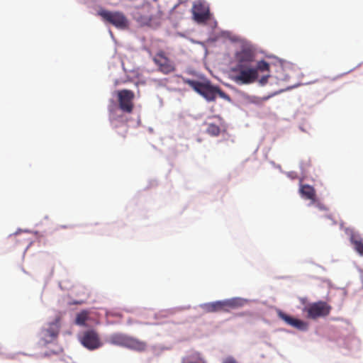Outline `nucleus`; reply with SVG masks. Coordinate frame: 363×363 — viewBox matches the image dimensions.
I'll list each match as a JSON object with an SVG mask.
<instances>
[{
    "label": "nucleus",
    "instance_id": "f257e3e1",
    "mask_svg": "<svg viewBox=\"0 0 363 363\" xmlns=\"http://www.w3.org/2000/svg\"><path fill=\"white\" fill-rule=\"evenodd\" d=\"M255 56L248 50H242L235 55V64L232 67V79L237 84H251L258 82L261 86L267 84L270 75V65L265 60L254 65Z\"/></svg>",
    "mask_w": 363,
    "mask_h": 363
},
{
    "label": "nucleus",
    "instance_id": "f03ea898",
    "mask_svg": "<svg viewBox=\"0 0 363 363\" xmlns=\"http://www.w3.org/2000/svg\"><path fill=\"white\" fill-rule=\"evenodd\" d=\"M184 82L191 87L196 93L199 94L208 101L216 100L217 95L220 98L230 101V96L223 91L219 87L213 86L210 81L203 80L202 82L186 79Z\"/></svg>",
    "mask_w": 363,
    "mask_h": 363
},
{
    "label": "nucleus",
    "instance_id": "7ed1b4c3",
    "mask_svg": "<svg viewBox=\"0 0 363 363\" xmlns=\"http://www.w3.org/2000/svg\"><path fill=\"white\" fill-rule=\"evenodd\" d=\"M246 303L245 300L235 297L222 301L205 303L200 306L205 313L230 312V310L242 307Z\"/></svg>",
    "mask_w": 363,
    "mask_h": 363
},
{
    "label": "nucleus",
    "instance_id": "20e7f679",
    "mask_svg": "<svg viewBox=\"0 0 363 363\" xmlns=\"http://www.w3.org/2000/svg\"><path fill=\"white\" fill-rule=\"evenodd\" d=\"M108 342L138 352H143L147 348L145 342L123 333L112 334L108 337Z\"/></svg>",
    "mask_w": 363,
    "mask_h": 363
},
{
    "label": "nucleus",
    "instance_id": "39448f33",
    "mask_svg": "<svg viewBox=\"0 0 363 363\" xmlns=\"http://www.w3.org/2000/svg\"><path fill=\"white\" fill-rule=\"evenodd\" d=\"M60 316H57L55 320L49 323L46 328H43L40 333V343L47 345L55 341L60 330Z\"/></svg>",
    "mask_w": 363,
    "mask_h": 363
},
{
    "label": "nucleus",
    "instance_id": "423d86ee",
    "mask_svg": "<svg viewBox=\"0 0 363 363\" xmlns=\"http://www.w3.org/2000/svg\"><path fill=\"white\" fill-rule=\"evenodd\" d=\"M98 14L106 22L113 25L118 28H125L128 26V21L125 15L120 11H109L101 9Z\"/></svg>",
    "mask_w": 363,
    "mask_h": 363
},
{
    "label": "nucleus",
    "instance_id": "0eeeda50",
    "mask_svg": "<svg viewBox=\"0 0 363 363\" xmlns=\"http://www.w3.org/2000/svg\"><path fill=\"white\" fill-rule=\"evenodd\" d=\"M119 108L124 113H131L134 108L135 94L129 89H122L117 92Z\"/></svg>",
    "mask_w": 363,
    "mask_h": 363
},
{
    "label": "nucleus",
    "instance_id": "6e6552de",
    "mask_svg": "<svg viewBox=\"0 0 363 363\" xmlns=\"http://www.w3.org/2000/svg\"><path fill=\"white\" fill-rule=\"evenodd\" d=\"M152 60L157 66L158 70L164 74H170L176 69L174 62L166 56L162 50L156 53Z\"/></svg>",
    "mask_w": 363,
    "mask_h": 363
},
{
    "label": "nucleus",
    "instance_id": "1a4fd4ad",
    "mask_svg": "<svg viewBox=\"0 0 363 363\" xmlns=\"http://www.w3.org/2000/svg\"><path fill=\"white\" fill-rule=\"evenodd\" d=\"M331 306L325 301H318L310 305L307 308L308 317L316 319L319 317H325L329 315Z\"/></svg>",
    "mask_w": 363,
    "mask_h": 363
},
{
    "label": "nucleus",
    "instance_id": "9d476101",
    "mask_svg": "<svg viewBox=\"0 0 363 363\" xmlns=\"http://www.w3.org/2000/svg\"><path fill=\"white\" fill-rule=\"evenodd\" d=\"M194 19L198 23H203L211 18L209 7L204 3L194 4L192 8Z\"/></svg>",
    "mask_w": 363,
    "mask_h": 363
},
{
    "label": "nucleus",
    "instance_id": "9b49d317",
    "mask_svg": "<svg viewBox=\"0 0 363 363\" xmlns=\"http://www.w3.org/2000/svg\"><path fill=\"white\" fill-rule=\"evenodd\" d=\"M81 342L89 350H95L101 345L99 335L93 330H87L83 333Z\"/></svg>",
    "mask_w": 363,
    "mask_h": 363
},
{
    "label": "nucleus",
    "instance_id": "f8f14e48",
    "mask_svg": "<svg viewBox=\"0 0 363 363\" xmlns=\"http://www.w3.org/2000/svg\"><path fill=\"white\" fill-rule=\"evenodd\" d=\"M277 314L279 318L284 320L289 325H291L300 330H306L308 328V324L301 320L291 317L281 311H279Z\"/></svg>",
    "mask_w": 363,
    "mask_h": 363
},
{
    "label": "nucleus",
    "instance_id": "ddd939ff",
    "mask_svg": "<svg viewBox=\"0 0 363 363\" xmlns=\"http://www.w3.org/2000/svg\"><path fill=\"white\" fill-rule=\"evenodd\" d=\"M213 118L216 119L218 123H215L213 122H205V125H207L206 133L211 136H218L220 133V125H221L223 123V118L219 116H214L209 118V119Z\"/></svg>",
    "mask_w": 363,
    "mask_h": 363
},
{
    "label": "nucleus",
    "instance_id": "4468645a",
    "mask_svg": "<svg viewBox=\"0 0 363 363\" xmlns=\"http://www.w3.org/2000/svg\"><path fill=\"white\" fill-rule=\"evenodd\" d=\"M299 193L305 199L310 200L314 203L316 200V192L315 189L308 184H300Z\"/></svg>",
    "mask_w": 363,
    "mask_h": 363
},
{
    "label": "nucleus",
    "instance_id": "2eb2a0df",
    "mask_svg": "<svg viewBox=\"0 0 363 363\" xmlns=\"http://www.w3.org/2000/svg\"><path fill=\"white\" fill-rule=\"evenodd\" d=\"M182 363H205V362L199 352L191 351L182 359Z\"/></svg>",
    "mask_w": 363,
    "mask_h": 363
},
{
    "label": "nucleus",
    "instance_id": "dca6fc26",
    "mask_svg": "<svg viewBox=\"0 0 363 363\" xmlns=\"http://www.w3.org/2000/svg\"><path fill=\"white\" fill-rule=\"evenodd\" d=\"M350 242L354 250L360 256H363V238L358 234H352L350 236Z\"/></svg>",
    "mask_w": 363,
    "mask_h": 363
},
{
    "label": "nucleus",
    "instance_id": "f3484780",
    "mask_svg": "<svg viewBox=\"0 0 363 363\" xmlns=\"http://www.w3.org/2000/svg\"><path fill=\"white\" fill-rule=\"evenodd\" d=\"M135 19L141 26H149L152 21V18L149 14L143 13H137Z\"/></svg>",
    "mask_w": 363,
    "mask_h": 363
},
{
    "label": "nucleus",
    "instance_id": "a211bd4d",
    "mask_svg": "<svg viewBox=\"0 0 363 363\" xmlns=\"http://www.w3.org/2000/svg\"><path fill=\"white\" fill-rule=\"evenodd\" d=\"M110 121L111 124L116 127L117 126V123H124V117L121 115H117L114 111H111L110 114Z\"/></svg>",
    "mask_w": 363,
    "mask_h": 363
},
{
    "label": "nucleus",
    "instance_id": "6ab92c4d",
    "mask_svg": "<svg viewBox=\"0 0 363 363\" xmlns=\"http://www.w3.org/2000/svg\"><path fill=\"white\" fill-rule=\"evenodd\" d=\"M301 168L303 172H306L308 169L311 166V161L309 158L303 159L300 163Z\"/></svg>",
    "mask_w": 363,
    "mask_h": 363
},
{
    "label": "nucleus",
    "instance_id": "aec40b11",
    "mask_svg": "<svg viewBox=\"0 0 363 363\" xmlns=\"http://www.w3.org/2000/svg\"><path fill=\"white\" fill-rule=\"evenodd\" d=\"M86 319V314L84 313H81L77 315L76 323L78 325H84Z\"/></svg>",
    "mask_w": 363,
    "mask_h": 363
},
{
    "label": "nucleus",
    "instance_id": "412c9836",
    "mask_svg": "<svg viewBox=\"0 0 363 363\" xmlns=\"http://www.w3.org/2000/svg\"><path fill=\"white\" fill-rule=\"evenodd\" d=\"M223 363H238V362L233 357H227L223 360Z\"/></svg>",
    "mask_w": 363,
    "mask_h": 363
},
{
    "label": "nucleus",
    "instance_id": "4be33fe9",
    "mask_svg": "<svg viewBox=\"0 0 363 363\" xmlns=\"http://www.w3.org/2000/svg\"><path fill=\"white\" fill-rule=\"evenodd\" d=\"M108 315H111V316H119L121 317V315L118 314V313H109L107 314Z\"/></svg>",
    "mask_w": 363,
    "mask_h": 363
},
{
    "label": "nucleus",
    "instance_id": "5701e85b",
    "mask_svg": "<svg viewBox=\"0 0 363 363\" xmlns=\"http://www.w3.org/2000/svg\"><path fill=\"white\" fill-rule=\"evenodd\" d=\"M318 206L321 210H327V208L323 205L318 204Z\"/></svg>",
    "mask_w": 363,
    "mask_h": 363
},
{
    "label": "nucleus",
    "instance_id": "b1692460",
    "mask_svg": "<svg viewBox=\"0 0 363 363\" xmlns=\"http://www.w3.org/2000/svg\"><path fill=\"white\" fill-rule=\"evenodd\" d=\"M269 98V96L264 97V98H263V100H264V101H266V100H267Z\"/></svg>",
    "mask_w": 363,
    "mask_h": 363
}]
</instances>
